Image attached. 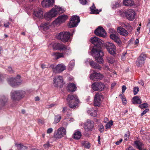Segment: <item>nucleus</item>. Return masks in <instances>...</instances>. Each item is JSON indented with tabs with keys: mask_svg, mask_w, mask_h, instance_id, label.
I'll list each match as a JSON object with an SVG mask.
<instances>
[{
	"mask_svg": "<svg viewBox=\"0 0 150 150\" xmlns=\"http://www.w3.org/2000/svg\"><path fill=\"white\" fill-rule=\"evenodd\" d=\"M52 55L55 56V57L56 59L64 57V55L63 53H59L57 52L53 53L52 54Z\"/></svg>",
	"mask_w": 150,
	"mask_h": 150,
	"instance_id": "obj_35",
	"label": "nucleus"
},
{
	"mask_svg": "<svg viewBox=\"0 0 150 150\" xmlns=\"http://www.w3.org/2000/svg\"><path fill=\"white\" fill-rule=\"evenodd\" d=\"M95 34L97 35L103 37V28L101 26H99L94 31Z\"/></svg>",
	"mask_w": 150,
	"mask_h": 150,
	"instance_id": "obj_22",
	"label": "nucleus"
},
{
	"mask_svg": "<svg viewBox=\"0 0 150 150\" xmlns=\"http://www.w3.org/2000/svg\"><path fill=\"white\" fill-rule=\"evenodd\" d=\"M54 104H51L50 105H48V106L47 107V108H51L53 106H54Z\"/></svg>",
	"mask_w": 150,
	"mask_h": 150,
	"instance_id": "obj_63",
	"label": "nucleus"
},
{
	"mask_svg": "<svg viewBox=\"0 0 150 150\" xmlns=\"http://www.w3.org/2000/svg\"><path fill=\"white\" fill-rule=\"evenodd\" d=\"M90 9L91 11V14H98L100 11H102L101 9L99 10L96 9L93 3L92 6L90 7Z\"/></svg>",
	"mask_w": 150,
	"mask_h": 150,
	"instance_id": "obj_23",
	"label": "nucleus"
},
{
	"mask_svg": "<svg viewBox=\"0 0 150 150\" xmlns=\"http://www.w3.org/2000/svg\"><path fill=\"white\" fill-rule=\"evenodd\" d=\"M126 89V87L125 85H123L122 87V92L123 93Z\"/></svg>",
	"mask_w": 150,
	"mask_h": 150,
	"instance_id": "obj_57",
	"label": "nucleus"
},
{
	"mask_svg": "<svg viewBox=\"0 0 150 150\" xmlns=\"http://www.w3.org/2000/svg\"><path fill=\"white\" fill-rule=\"evenodd\" d=\"M113 121L111 120L108 122L105 125L106 129H108L110 128L111 126L112 125Z\"/></svg>",
	"mask_w": 150,
	"mask_h": 150,
	"instance_id": "obj_43",
	"label": "nucleus"
},
{
	"mask_svg": "<svg viewBox=\"0 0 150 150\" xmlns=\"http://www.w3.org/2000/svg\"><path fill=\"white\" fill-rule=\"evenodd\" d=\"M15 146L17 148V150H26L27 147L24 146L22 144H17L16 143L15 144Z\"/></svg>",
	"mask_w": 150,
	"mask_h": 150,
	"instance_id": "obj_31",
	"label": "nucleus"
},
{
	"mask_svg": "<svg viewBox=\"0 0 150 150\" xmlns=\"http://www.w3.org/2000/svg\"><path fill=\"white\" fill-rule=\"evenodd\" d=\"M53 71L55 73H60L66 69V67L63 64H59L56 66L52 64L50 66Z\"/></svg>",
	"mask_w": 150,
	"mask_h": 150,
	"instance_id": "obj_10",
	"label": "nucleus"
},
{
	"mask_svg": "<svg viewBox=\"0 0 150 150\" xmlns=\"http://www.w3.org/2000/svg\"><path fill=\"white\" fill-rule=\"evenodd\" d=\"M124 14L127 18L130 21H132L135 18V14L134 11L132 9H129L123 12Z\"/></svg>",
	"mask_w": 150,
	"mask_h": 150,
	"instance_id": "obj_16",
	"label": "nucleus"
},
{
	"mask_svg": "<svg viewBox=\"0 0 150 150\" xmlns=\"http://www.w3.org/2000/svg\"><path fill=\"white\" fill-rule=\"evenodd\" d=\"M50 25L48 23H42L41 24L40 27L44 30H46L49 28Z\"/></svg>",
	"mask_w": 150,
	"mask_h": 150,
	"instance_id": "obj_30",
	"label": "nucleus"
},
{
	"mask_svg": "<svg viewBox=\"0 0 150 150\" xmlns=\"http://www.w3.org/2000/svg\"><path fill=\"white\" fill-rule=\"evenodd\" d=\"M42 13V11L41 9H38L36 11H34V15L39 18H41L43 17Z\"/></svg>",
	"mask_w": 150,
	"mask_h": 150,
	"instance_id": "obj_27",
	"label": "nucleus"
},
{
	"mask_svg": "<svg viewBox=\"0 0 150 150\" xmlns=\"http://www.w3.org/2000/svg\"><path fill=\"white\" fill-rule=\"evenodd\" d=\"M123 3L124 5L128 6H131L135 5L133 0H123Z\"/></svg>",
	"mask_w": 150,
	"mask_h": 150,
	"instance_id": "obj_25",
	"label": "nucleus"
},
{
	"mask_svg": "<svg viewBox=\"0 0 150 150\" xmlns=\"http://www.w3.org/2000/svg\"><path fill=\"white\" fill-rule=\"evenodd\" d=\"M61 116L60 115H57L55 116L54 120V123H57L59 122L61 119Z\"/></svg>",
	"mask_w": 150,
	"mask_h": 150,
	"instance_id": "obj_37",
	"label": "nucleus"
},
{
	"mask_svg": "<svg viewBox=\"0 0 150 150\" xmlns=\"http://www.w3.org/2000/svg\"><path fill=\"white\" fill-rule=\"evenodd\" d=\"M126 52H123L122 53L121 56V59L122 60H124L125 59V55L126 54Z\"/></svg>",
	"mask_w": 150,
	"mask_h": 150,
	"instance_id": "obj_55",
	"label": "nucleus"
},
{
	"mask_svg": "<svg viewBox=\"0 0 150 150\" xmlns=\"http://www.w3.org/2000/svg\"><path fill=\"white\" fill-rule=\"evenodd\" d=\"M65 136H66V130L63 127L58 128L54 132V137L56 139H61Z\"/></svg>",
	"mask_w": 150,
	"mask_h": 150,
	"instance_id": "obj_9",
	"label": "nucleus"
},
{
	"mask_svg": "<svg viewBox=\"0 0 150 150\" xmlns=\"http://www.w3.org/2000/svg\"><path fill=\"white\" fill-rule=\"evenodd\" d=\"M94 126V122L93 121L88 119L84 123V128L86 131L90 132L93 130Z\"/></svg>",
	"mask_w": 150,
	"mask_h": 150,
	"instance_id": "obj_13",
	"label": "nucleus"
},
{
	"mask_svg": "<svg viewBox=\"0 0 150 150\" xmlns=\"http://www.w3.org/2000/svg\"><path fill=\"white\" fill-rule=\"evenodd\" d=\"M122 141V139H120L119 141H117L115 143V144L117 145H119Z\"/></svg>",
	"mask_w": 150,
	"mask_h": 150,
	"instance_id": "obj_58",
	"label": "nucleus"
},
{
	"mask_svg": "<svg viewBox=\"0 0 150 150\" xmlns=\"http://www.w3.org/2000/svg\"><path fill=\"white\" fill-rule=\"evenodd\" d=\"M117 31L120 35L123 36H126L128 34L127 31L121 26L118 27L117 28Z\"/></svg>",
	"mask_w": 150,
	"mask_h": 150,
	"instance_id": "obj_21",
	"label": "nucleus"
},
{
	"mask_svg": "<svg viewBox=\"0 0 150 150\" xmlns=\"http://www.w3.org/2000/svg\"><path fill=\"white\" fill-rule=\"evenodd\" d=\"M105 60L107 62L110 64H113L115 62V60L113 57L109 55L106 57Z\"/></svg>",
	"mask_w": 150,
	"mask_h": 150,
	"instance_id": "obj_32",
	"label": "nucleus"
},
{
	"mask_svg": "<svg viewBox=\"0 0 150 150\" xmlns=\"http://www.w3.org/2000/svg\"><path fill=\"white\" fill-rule=\"evenodd\" d=\"M53 131V129L51 128H50L47 129V133L48 134H50Z\"/></svg>",
	"mask_w": 150,
	"mask_h": 150,
	"instance_id": "obj_56",
	"label": "nucleus"
},
{
	"mask_svg": "<svg viewBox=\"0 0 150 150\" xmlns=\"http://www.w3.org/2000/svg\"><path fill=\"white\" fill-rule=\"evenodd\" d=\"M147 27L149 29V31H150V22H149L147 25Z\"/></svg>",
	"mask_w": 150,
	"mask_h": 150,
	"instance_id": "obj_64",
	"label": "nucleus"
},
{
	"mask_svg": "<svg viewBox=\"0 0 150 150\" xmlns=\"http://www.w3.org/2000/svg\"><path fill=\"white\" fill-rule=\"evenodd\" d=\"M127 150H135L132 146H129L128 149Z\"/></svg>",
	"mask_w": 150,
	"mask_h": 150,
	"instance_id": "obj_61",
	"label": "nucleus"
},
{
	"mask_svg": "<svg viewBox=\"0 0 150 150\" xmlns=\"http://www.w3.org/2000/svg\"><path fill=\"white\" fill-rule=\"evenodd\" d=\"M103 96L100 92L97 93L95 96L94 101V105L95 106H99L101 102V98Z\"/></svg>",
	"mask_w": 150,
	"mask_h": 150,
	"instance_id": "obj_15",
	"label": "nucleus"
},
{
	"mask_svg": "<svg viewBox=\"0 0 150 150\" xmlns=\"http://www.w3.org/2000/svg\"><path fill=\"white\" fill-rule=\"evenodd\" d=\"M91 62H93V60L88 58L86 59L85 61V63L86 65L89 64L90 65V64L91 65Z\"/></svg>",
	"mask_w": 150,
	"mask_h": 150,
	"instance_id": "obj_42",
	"label": "nucleus"
},
{
	"mask_svg": "<svg viewBox=\"0 0 150 150\" xmlns=\"http://www.w3.org/2000/svg\"><path fill=\"white\" fill-rule=\"evenodd\" d=\"M116 83H113L111 84V88H112L116 85Z\"/></svg>",
	"mask_w": 150,
	"mask_h": 150,
	"instance_id": "obj_62",
	"label": "nucleus"
},
{
	"mask_svg": "<svg viewBox=\"0 0 150 150\" xmlns=\"http://www.w3.org/2000/svg\"><path fill=\"white\" fill-rule=\"evenodd\" d=\"M71 34L70 32H62L60 33L57 38L58 39L60 40L63 42L70 41L71 39L70 38Z\"/></svg>",
	"mask_w": 150,
	"mask_h": 150,
	"instance_id": "obj_6",
	"label": "nucleus"
},
{
	"mask_svg": "<svg viewBox=\"0 0 150 150\" xmlns=\"http://www.w3.org/2000/svg\"><path fill=\"white\" fill-rule=\"evenodd\" d=\"M104 91H105V93H106L108 91V84H105L104 85Z\"/></svg>",
	"mask_w": 150,
	"mask_h": 150,
	"instance_id": "obj_47",
	"label": "nucleus"
},
{
	"mask_svg": "<svg viewBox=\"0 0 150 150\" xmlns=\"http://www.w3.org/2000/svg\"><path fill=\"white\" fill-rule=\"evenodd\" d=\"M65 11L64 9L55 6L49 12L45 13L44 15V18L48 21L51 20L52 18L56 17L58 13H63Z\"/></svg>",
	"mask_w": 150,
	"mask_h": 150,
	"instance_id": "obj_2",
	"label": "nucleus"
},
{
	"mask_svg": "<svg viewBox=\"0 0 150 150\" xmlns=\"http://www.w3.org/2000/svg\"><path fill=\"white\" fill-rule=\"evenodd\" d=\"M90 41L95 45L91 50V55L94 57L96 61L99 64H103V52L100 50L102 45V40L95 36L92 37Z\"/></svg>",
	"mask_w": 150,
	"mask_h": 150,
	"instance_id": "obj_1",
	"label": "nucleus"
},
{
	"mask_svg": "<svg viewBox=\"0 0 150 150\" xmlns=\"http://www.w3.org/2000/svg\"><path fill=\"white\" fill-rule=\"evenodd\" d=\"M49 67H50V66L49 67ZM49 67L48 66L46 65L45 64H42L41 65V67L43 69H44V68H47V67Z\"/></svg>",
	"mask_w": 150,
	"mask_h": 150,
	"instance_id": "obj_60",
	"label": "nucleus"
},
{
	"mask_svg": "<svg viewBox=\"0 0 150 150\" xmlns=\"http://www.w3.org/2000/svg\"><path fill=\"white\" fill-rule=\"evenodd\" d=\"M8 100L7 98L4 96H0V105L3 106L6 104Z\"/></svg>",
	"mask_w": 150,
	"mask_h": 150,
	"instance_id": "obj_26",
	"label": "nucleus"
},
{
	"mask_svg": "<svg viewBox=\"0 0 150 150\" xmlns=\"http://www.w3.org/2000/svg\"><path fill=\"white\" fill-rule=\"evenodd\" d=\"M65 119H67V121H69L70 122H73L74 120V119L71 117L67 118V117Z\"/></svg>",
	"mask_w": 150,
	"mask_h": 150,
	"instance_id": "obj_54",
	"label": "nucleus"
},
{
	"mask_svg": "<svg viewBox=\"0 0 150 150\" xmlns=\"http://www.w3.org/2000/svg\"><path fill=\"white\" fill-rule=\"evenodd\" d=\"M54 3V0H43L42 5L44 7L49 8L52 6Z\"/></svg>",
	"mask_w": 150,
	"mask_h": 150,
	"instance_id": "obj_19",
	"label": "nucleus"
},
{
	"mask_svg": "<svg viewBox=\"0 0 150 150\" xmlns=\"http://www.w3.org/2000/svg\"><path fill=\"white\" fill-rule=\"evenodd\" d=\"M76 90L75 85L73 83H69L67 86V90L69 92H74Z\"/></svg>",
	"mask_w": 150,
	"mask_h": 150,
	"instance_id": "obj_24",
	"label": "nucleus"
},
{
	"mask_svg": "<svg viewBox=\"0 0 150 150\" xmlns=\"http://www.w3.org/2000/svg\"><path fill=\"white\" fill-rule=\"evenodd\" d=\"M88 0H79L80 3L83 5H85L87 4Z\"/></svg>",
	"mask_w": 150,
	"mask_h": 150,
	"instance_id": "obj_48",
	"label": "nucleus"
},
{
	"mask_svg": "<svg viewBox=\"0 0 150 150\" xmlns=\"http://www.w3.org/2000/svg\"><path fill=\"white\" fill-rule=\"evenodd\" d=\"M103 75L100 73H97L95 71L91 74L90 76V79L94 81H97L102 79L103 77Z\"/></svg>",
	"mask_w": 150,
	"mask_h": 150,
	"instance_id": "obj_18",
	"label": "nucleus"
},
{
	"mask_svg": "<svg viewBox=\"0 0 150 150\" xmlns=\"http://www.w3.org/2000/svg\"><path fill=\"white\" fill-rule=\"evenodd\" d=\"M94 63V64L92 68L95 69H98L99 70H100L102 68L99 64H97L95 62Z\"/></svg>",
	"mask_w": 150,
	"mask_h": 150,
	"instance_id": "obj_40",
	"label": "nucleus"
},
{
	"mask_svg": "<svg viewBox=\"0 0 150 150\" xmlns=\"http://www.w3.org/2000/svg\"><path fill=\"white\" fill-rule=\"evenodd\" d=\"M119 96L122 99L123 103L124 105L126 104L127 103V101L125 96L121 94Z\"/></svg>",
	"mask_w": 150,
	"mask_h": 150,
	"instance_id": "obj_44",
	"label": "nucleus"
},
{
	"mask_svg": "<svg viewBox=\"0 0 150 150\" xmlns=\"http://www.w3.org/2000/svg\"><path fill=\"white\" fill-rule=\"evenodd\" d=\"M104 46L108 52L112 56H115L116 54V48L115 45L112 43L107 42L104 43Z\"/></svg>",
	"mask_w": 150,
	"mask_h": 150,
	"instance_id": "obj_7",
	"label": "nucleus"
},
{
	"mask_svg": "<svg viewBox=\"0 0 150 150\" xmlns=\"http://www.w3.org/2000/svg\"><path fill=\"white\" fill-rule=\"evenodd\" d=\"M82 145L86 148L89 149L90 147V144L87 141L82 142Z\"/></svg>",
	"mask_w": 150,
	"mask_h": 150,
	"instance_id": "obj_38",
	"label": "nucleus"
},
{
	"mask_svg": "<svg viewBox=\"0 0 150 150\" xmlns=\"http://www.w3.org/2000/svg\"><path fill=\"white\" fill-rule=\"evenodd\" d=\"M20 76L18 75L16 78L11 77L8 79V84L13 87H16L20 85L22 81L20 79Z\"/></svg>",
	"mask_w": 150,
	"mask_h": 150,
	"instance_id": "obj_8",
	"label": "nucleus"
},
{
	"mask_svg": "<svg viewBox=\"0 0 150 150\" xmlns=\"http://www.w3.org/2000/svg\"><path fill=\"white\" fill-rule=\"evenodd\" d=\"M52 46L54 50H64L65 54H70L71 52L70 48L63 44L55 43L53 44Z\"/></svg>",
	"mask_w": 150,
	"mask_h": 150,
	"instance_id": "obj_5",
	"label": "nucleus"
},
{
	"mask_svg": "<svg viewBox=\"0 0 150 150\" xmlns=\"http://www.w3.org/2000/svg\"><path fill=\"white\" fill-rule=\"evenodd\" d=\"M133 100L134 101L133 103L134 104H139L142 103L141 99L137 96L133 97Z\"/></svg>",
	"mask_w": 150,
	"mask_h": 150,
	"instance_id": "obj_34",
	"label": "nucleus"
},
{
	"mask_svg": "<svg viewBox=\"0 0 150 150\" xmlns=\"http://www.w3.org/2000/svg\"><path fill=\"white\" fill-rule=\"evenodd\" d=\"M25 92L23 91L12 90L11 92V97L14 101H18L25 96Z\"/></svg>",
	"mask_w": 150,
	"mask_h": 150,
	"instance_id": "obj_4",
	"label": "nucleus"
},
{
	"mask_svg": "<svg viewBox=\"0 0 150 150\" xmlns=\"http://www.w3.org/2000/svg\"><path fill=\"white\" fill-rule=\"evenodd\" d=\"M74 138L76 139H79L80 138L81 136V132L77 131L73 135Z\"/></svg>",
	"mask_w": 150,
	"mask_h": 150,
	"instance_id": "obj_36",
	"label": "nucleus"
},
{
	"mask_svg": "<svg viewBox=\"0 0 150 150\" xmlns=\"http://www.w3.org/2000/svg\"><path fill=\"white\" fill-rule=\"evenodd\" d=\"M148 106V105L146 103H144L139 105V107L142 109L146 108Z\"/></svg>",
	"mask_w": 150,
	"mask_h": 150,
	"instance_id": "obj_45",
	"label": "nucleus"
},
{
	"mask_svg": "<svg viewBox=\"0 0 150 150\" xmlns=\"http://www.w3.org/2000/svg\"><path fill=\"white\" fill-rule=\"evenodd\" d=\"M68 110V108L67 107H64L62 108V112L63 113L66 112Z\"/></svg>",
	"mask_w": 150,
	"mask_h": 150,
	"instance_id": "obj_50",
	"label": "nucleus"
},
{
	"mask_svg": "<svg viewBox=\"0 0 150 150\" xmlns=\"http://www.w3.org/2000/svg\"><path fill=\"white\" fill-rule=\"evenodd\" d=\"M143 144L139 141H136L134 142V146L138 149L139 150H141L143 149Z\"/></svg>",
	"mask_w": 150,
	"mask_h": 150,
	"instance_id": "obj_29",
	"label": "nucleus"
},
{
	"mask_svg": "<svg viewBox=\"0 0 150 150\" xmlns=\"http://www.w3.org/2000/svg\"><path fill=\"white\" fill-rule=\"evenodd\" d=\"M67 18L68 16L67 15H61L59 16L53 22V24L55 25L60 24L64 22Z\"/></svg>",
	"mask_w": 150,
	"mask_h": 150,
	"instance_id": "obj_17",
	"label": "nucleus"
},
{
	"mask_svg": "<svg viewBox=\"0 0 150 150\" xmlns=\"http://www.w3.org/2000/svg\"><path fill=\"white\" fill-rule=\"evenodd\" d=\"M87 113L91 116L96 117L97 115V111L94 110L93 108H89L87 110Z\"/></svg>",
	"mask_w": 150,
	"mask_h": 150,
	"instance_id": "obj_28",
	"label": "nucleus"
},
{
	"mask_svg": "<svg viewBox=\"0 0 150 150\" xmlns=\"http://www.w3.org/2000/svg\"><path fill=\"white\" fill-rule=\"evenodd\" d=\"M129 132H127V133L125 134L124 136L125 140L126 141L127 140L129 139Z\"/></svg>",
	"mask_w": 150,
	"mask_h": 150,
	"instance_id": "obj_49",
	"label": "nucleus"
},
{
	"mask_svg": "<svg viewBox=\"0 0 150 150\" xmlns=\"http://www.w3.org/2000/svg\"><path fill=\"white\" fill-rule=\"evenodd\" d=\"M92 89L94 91H98V88L96 85V82L93 83L91 86Z\"/></svg>",
	"mask_w": 150,
	"mask_h": 150,
	"instance_id": "obj_41",
	"label": "nucleus"
},
{
	"mask_svg": "<svg viewBox=\"0 0 150 150\" xmlns=\"http://www.w3.org/2000/svg\"><path fill=\"white\" fill-rule=\"evenodd\" d=\"M139 91V89L138 87L137 86L134 87L133 89V92L134 94V95L137 94Z\"/></svg>",
	"mask_w": 150,
	"mask_h": 150,
	"instance_id": "obj_46",
	"label": "nucleus"
},
{
	"mask_svg": "<svg viewBox=\"0 0 150 150\" xmlns=\"http://www.w3.org/2000/svg\"><path fill=\"white\" fill-rule=\"evenodd\" d=\"M146 58V54L144 53H142L137 58L136 61V64L138 67H141L144 63V61Z\"/></svg>",
	"mask_w": 150,
	"mask_h": 150,
	"instance_id": "obj_12",
	"label": "nucleus"
},
{
	"mask_svg": "<svg viewBox=\"0 0 150 150\" xmlns=\"http://www.w3.org/2000/svg\"><path fill=\"white\" fill-rule=\"evenodd\" d=\"M54 85L55 87H61L64 84L62 76H56L54 79Z\"/></svg>",
	"mask_w": 150,
	"mask_h": 150,
	"instance_id": "obj_14",
	"label": "nucleus"
},
{
	"mask_svg": "<svg viewBox=\"0 0 150 150\" xmlns=\"http://www.w3.org/2000/svg\"><path fill=\"white\" fill-rule=\"evenodd\" d=\"M7 70L10 73H12L13 72V71L12 68L11 67L9 66L8 67Z\"/></svg>",
	"mask_w": 150,
	"mask_h": 150,
	"instance_id": "obj_52",
	"label": "nucleus"
},
{
	"mask_svg": "<svg viewBox=\"0 0 150 150\" xmlns=\"http://www.w3.org/2000/svg\"><path fill=\"white\" fill-rule=\"evenodd\" d=\"M79 17L76 15H74L72 16L70 19V21L68 24L69 28H71L74 27H76L78 23L80 22Z\"/></svg>",
	"mask_w": 150,
	"mask_h": 150,
	"instance_id": "obj_11",
	"label": "nucleus"
},
{
	"mask_svg": "<svg viewBox=\"0 0 150 150\" xmlns=\"http://www.w3.org/2000/svg\"><path fill=\"white\" fill-rule=\"evenodd\" d=\"M149 110L148 109H146L144 110L142 112L141 114V116H142L143 115L145 114Z\"/></svg>",
	"mask_w": 150,
	"mask_h": 150,
	"instance_id": "obj_53",
	"label": "nucleus"
},
{
	"mask_svg": "<svg viewBox=\"0 0 150 150\" xmlns=\"http://www.w3.org/2000/svg\"><path fill=\"white\" fill-rule=\"evenodd\" d=\"M75 65V61L74 60H71L70 62L68 65V70L71 71L74 68Z\"/></svg>",
	"mask_w": 150,
	"mask_h": 150,
	"instance_id": "obj_33",
	"label": "nucleus"
},
{
	"mask_svg": "<svg viewBox=\"0 0 150 150\" xmlns=\"http://www.w3.org/2000/svg\"><path fill=\"white\" fill-rule=\"evenodd\" d=\"M96 85L98 88V91H102L103 89V85L102 83L96 82Z\"/></svg>",
	"mask_w": 150,
	"mask_h": 150,
	"instance_id": "obj_39",
	"label": "nucleus"
},
{
	"mask_svg": "<svg viewBox=\"0 0 150 150\" xmlns=\"http://www.w3.org/2000/svg\"><path fill=\"white\" fill-rule=\"evenodd\" d=\"M9 23L8 22L5 23L4 24V26L6 28L8 27L9 25Z\"/></svg>",
	"mask_w": 150,
	"mask_h": 150,
	"instance_id": "obj_59",
	"label": "nucleus"
},
{
	"mask_svg": "<svg viewBox=\"0 0 150 150\" xmlns=\"http://www.w3.org/2000/svg\"><path fill=\"white\" fill-rule=\"evenodd\" d=\"M69 107L72 108H75L78 106L79 103V100L77 96L75 95L71 94L69 95L67 99Z\"/></svg>",
	"mask_w": 150,
	"mask_h": 150,
	"instance_id": "obj_3",
	"label": "nucleus"
},
{
	"mask_svg": "<svg viewBox=\"0 0 150 150\" xmlns=\"http://www.w3.org/2000/svg\"><path fill=\"white\" fill-rule=\"evenodd\" d=\"M50 144H49V143H46L44 144L43 146L45 148V149H48L49 147L50 146Z\"/></svg>",
	"mask_w": 150,
	"mask_h": 150,
	"instance_id": "obj_51",
	"label": "nucleus"
},
{
	"mask_svg": "<svg viewBox=\"0 0 150 150\" xmlns=\"http://www.w3.org/2000/svg\"><path fill=\"white\" fill-rule=\"evenodd\" d=\"M110 37L117 44H121L122 42L117 34L114 33L111 34L110 35Z\"/></svg>",
	"mask_w": 150,
	"mask_h": 150,
	"instance_id": "obj_20",
	"label": "nucleus"
}]
</instances>
